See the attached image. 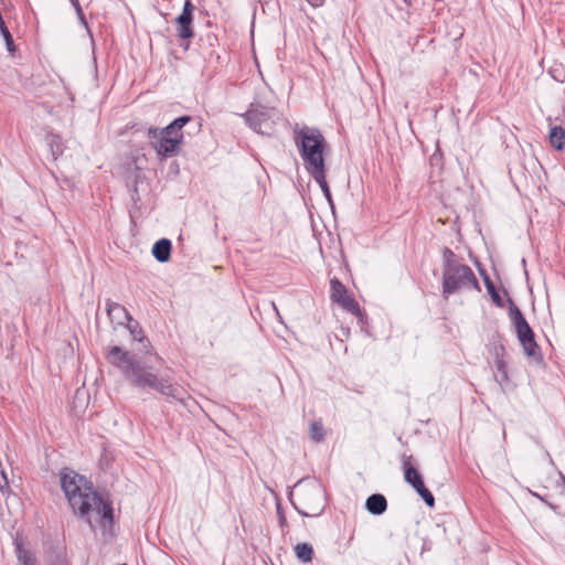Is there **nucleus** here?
Segmentation results:
<instances>
[{"mask_svg":"<svg viewBox=\"0 0 565 565\" xmlns=\"http://www.w3.org/2000/svg\"><path fill=\"white\" fill-rule=\"evenodd\" d=\"M107 361L118 369L124 379L137 388H151L174 401L183 402L185 392L170 383L167 376H159L152 367L142 363L136 354L114 345L106 354Z\"/></svg>","mask_w":565,"mask_h":565,"instance_id":"obj_1","label":"nucleus"},{"mask_svg":"<svg viewBox=\"0 0 565 565\" xmlns=\"http://www.w3.org/2000/svg\"><path fill=\"white\" fill-rule=\"evenodd\" d=\"M61 488L72 507L73 511L81 518H85L92 525L88 518L89 502L98 501V492L93 489L90 482L84 476L78 475L70 468H63L60 472Z\"/></svg>","mask_w":565,"mask_h":565,"instance_id":"obj_2","label":"nucleus"},{"mask_svg":"<svg viewBox=\"0 0 565 565\" xmlns=\"http://www.w3.org/2000/svg\"><path fill=\"white\" fill-rule=\"evenodd\" d=\"M294 140L309 174L327 169L323 152L327 141L318 128H295Z\"/></svg>","mask_w":565,"mask_h":565,"instance_id":"obj_3","label":"nucleus"},{"mask_svg":"<svg viewBox=\"0 0 565 565\" xmlns=\"http://www.w3.org/2000/svg\"><path fill=\"white\" fill-rule=\"evenodd\" d=\"M298 504L294 503L299 514L307 518L319 516L324 510V490L322 486L310 479H301L295 486Z\"/></svg>","mask_w":565,"mask_h":565,"instance_id":"obj_4","label":"nucleus"},{"mask_svg":"<svg viewBox=\"0 0 565 565\" xmlns=\"http://www.w3.org/2000/svg\"><path fill=\"white\" fill-rule=\"evenodd\" d=\"M509 301V317L516 333L518 340L523 348L524 353L527 358H531L534 362L541 363L543 355L540 347L535 341V335L530 327L529 322L524 318L522 311L513 302L511 298Z\"/></svg>","mask_w":565,"mask_h":565,"instance_id":"obj_5","label":"nucleus"},{"mask_svg":"<svg viewBox=\"0 0 565 565\" xmlns=\"http://www.w3.org/2000/svg\"><path fill=\"white\" fill-rule=\"evenodd\" d=\"M480 290L479 281L472 269L466 265H450L443 269V297L448 299L452 294L462 289Z\"/></svg>","mask_w":565,"mask_h":565,"instance_id":"obj_6","label":"nucleus"},{"mask_svg":"<svg viewBox=\"0 0 565 565\" xmlns=\"http://www.w3.org/2000/svg\"><path fill=\"white\" fill-rule=\"evenodd\" d=\"M245 122L257 134L273 135L276 121L279 119L275 108L263 105H250V108L243 115Z\"/></svg>","mask_w":565,"mask_h":565,"instance_id":"obj_7","label":"nucleus"},{"mask_svg":"<svg viewBox=\"0 0 565 565\" xmlns=\"http://www.w3.org/2000/svg\"><path fill=\"white\" fill-rule=\"evenodd\" d=\"M159 128L149 127L148 128V138L150 140L151 147L156 150L157 154L160 158H169L177 156L180 152V145L178 139H170L167 136L157 135Z\"/></svg>","mask_w":565,"mask_h":565,"instance_id":"obj_8","label":"nucleus"},{"mask_svg":"<svg viewBox=\"0 0 565 565\" xmlns=\"http://www.w3.org/2000/svg\"><path fill=\"white\" fill-rule=\"evenodd\" d=\"M331 286V299L341 305L343 309L351 312L355 317L360 319L361 322H363L364 315L359 306V303L348 295V290L345 286L337 278L331 279L330 281Z\"/></svg>","mask_w":565,"mask_h":565,"instance_id":"obj_9","label":"nucleus"},{"mask_svg":"<svg viewBox=\"0 0 565 565\" xmlns=\"http://www.w3.org/2000/svg\"><path fill=\"white\" fill-rule=\"evenodd\" d=\"M193 120V118L189 115H184V116H180L178 118H175L172 122H170L168 126H166L164 128L162 129H159L160 132H158L157 135H164L167 136L168 138L170 139H178L179 140V145L181 146L182 142H183V127L191 122Z\"/></svg>","mask_w":565,"mask_h":565,"instance_id":"obj_10","label":"nucleus"},{"mask_svg":"<svg viewBox=\"0 0 565 565\" xmlns=\"http://www.w3.org/2000/svg\"><path fill=\"white\" fill-rule=\"evenodd\" d=\"M106 311H107V315L110 318V320L118 324H124L126 321L127 322L132 321V318L129 315V312L127 311V309L124 306H121L117 302H114L111 300H107Z\"/></svg>","mask_w":565,"mask_h":565,"instance_id":"obj_11","label":"nucleus"},{"mask_svg":"<svg viewBox=\"0 0 565 565\" xmlns=\"http://www.w3.org/2000/svg\"><path fill=\"white\" fill-rule=\"evenodd\" d=\"M365 509L373 515H381L387 510V500L381 493L371 494L365 501Z\"/></svg>","mask_w":565,"mask_h":565,"instance_id":"obj_12","label":"nucleus"},{"mask_svg":"<svg viewBox=\"0 0 565 565\" xmlns=\"http://www.w3.org/2000/svg\"><path fill=\"white\" fill-rule=\"evenodd\" d=\"M172 244L168 238L157 241L152 246V255L159 263H167L171 256Z\"/></svg>","mask_w":565,"mask_h":565,"instance_id":"obj_13","label":"nucleus"},{"mask_svg":"<svg viewBox=\"0 0 565 565\" xmlns=\"http://www.w3.org/2000/svg\"><path fill=\"white\" fill-rule=\"evenodd\" d=\"M98 499L99 500L96 502H89V512L96 511L100 515L102 521L111 523L114 518L111 503L104 502L103 498L99 494Z\"/></svg>","mask_w":565,"mask_h":565,"instance_id":"obj_14","label":"nucleus"},{"mask_svg":"<svg viewBox=\"0 0 565 565\" xmlns=\"http://www.w3.org/2000/svg\"><path fill=\"white\" fill-rule=\"evenodd\" d=\"M411 457H404L403 459V470H404V479L411 484L413 488H416L420 483H423L422 475L418 470L411 465Z\"/></svg>","mask_w":565,"mask_h":565,"instance_id":"obj_15","label":"nucleus"},{"mask_svg":"<svg viewBox=\"0 0 565 565\" xmlns=\"http://www.w3.org/2000/svg\"><path fill=\"white\" fill-rule=\"evenodd\" d=\"M548 139L556 150L561 151L565 148V130L561 126L551 128Z\"/></svg>","mask_w":565,"mask_h":565,"instance_id":"obj_16","label":"nucleus"},{"mask_svg":"<svg viewBox=\"0 0 565 565\" xmlns=\"http://www.w3.org/2000/svg\"><path fill=\"white\" fill-rule=\"evenodd\" d=\"M45 141L47 147L50 148V151L54 160H56L60 156L63 154L62 138L58 135L47 134L45 137Z\"/></svg>","mask_w":565,"mask_h":565,"instance_id":"obj_17","label":"nucleus"},{"mask_svg":"<svg viewBox=\"0 0 565 565\" xmlns=\"http://www.w3.org/2000/svg\"><path fill=\"white\" fill-rule=\"evenodd\" d=\"M327 169L311 173V178L319 184L321 191L323 192L324 198L328 200L330 204H332V195L330 188L326 180Z\"/></svg>","mask_w":565,"mask_h":565,"instance_id":"obj_18","label":"nucleus"},{"mask_svg":"<svg viewBox=\"0 0 565 565\" xmlns=\"http://www.w3.org/2000/svg\"><path fill=\"white\" fill-rule=\"evenodd\" d=\"M193 15L181 12L179 17L175 19L179 25L178 35H194L191 24H192Z\"/></svg>","mask_w":565,"mask_h":565,"instance_id":"obj_19","label":"nucleus"},{"mask_svg":"<svg viewBox=\"0 0 565 565\" xmlns=\"http://www.w3.org/2000/svg\"><path fill=\"white\" fill-rule=\"evenodd\" d=\"M295 553L299 561L309 563L313 557V548L308 543H299L295 546Z\"/></svg>","mask_w":565,"mask_h":565,"instance_id":"obj_20","label":"nucleus"},{"mask_svg":"<svg viewBox=\"0 0 565 565\" xmlns=\"http://www.w3.org/2000/svg\"><path fill=\"white\" fill-rule=\"evenodd\" d=\"M19 565H36L34 556L22 547L20 543L15 546Z\"/></svg>","mask_w":565,"mask_h":565,"instance_id":"obj_21","label":"nucleus"},{"mask_svg":"<svg viewBox=\"0 0 565 565\" xmlns=\"http://www.w3.org/2000/svg\"><path fill=\"white\" fill-rule=\"evenodd\" d=\"M490 353L493 355L494 359H502L504 358L505 348L501 342L500 334L493 335L491 343H490Z\"/></svg>","mask_w":565,"mask_h":565,"instance_id":"obj_22","label":"nucleus"},{"mask_svg":"<svg viewBox=\"0 0 565 565\" xmlns=\"http://www.w3.org/2000/svg\"><path fill=\"white\" fill-rule=\"evenodd\" d=\"M494 366L498 371V374L495 375V381L501 385L509 380L504 359H494Z\"/></svg>","mask_w":565,"mask_h":565,"instance_id":"obj_23","label":"nucleus"},{"mask_svg":"<svg viewBox=\"0 0 565 565\" xmlns=\"http://www.w3.org/2000/svg\"><path fill=\"white\" fill-rule=\"evenodd\" d=\"M484 285H486V288L491 297V300L492 302L497 306V307H500L502 308L504 306L503 301H502V298L500 296V294L498 292L495 286L493 285V282L490 280L489 277H486L484 278Z\"/></svg>","mask_w":565,"mask_h":565,"instance_id":"obj_24","label":"nucleus"},{"mask_svg":"<svg viewBox=\"0 0 565 565\" xmlns=\"http://www.w3.org/2000/svg\"><path fill=\"white\" fill-rule=\"evenodd\" d=\"M414 490L418 493V495L424 500V502L429 507H435V498L433 493L425 487L424 482L414 488Z\"/></svg>","mask_w":565,"mask_h":565,"instance_id":"obj_25","label":"nucleus"},{"mask_svg":"<svg viewBox=\"0 0 565 565\" xmlns=\"http://www.w3.org/2000/svg\"><path fill=\"white\" fill-rule=\"evenodd\" d=\"M414 490L418 493V495L424 500V502L429 507H435V498L433 493L425 487L424 482L414 488Z\"/></svg>","mask_w":565,"mask_h":565,"instance_id":"obj_26","label":"nucleus"},{"mask_svg":"<svg viewBox=\"0 0 565 565\" xmlns=\"http://www.w3.org/2000/svg\"><path fill=\"white\" fill-rule=\"evenodd\" d=\"M310 437L316 441H321L324 438L323 426L319 422H312L310 424Z\"/></svg>","mask_w":565,"mask_h":565,"instance_id":"obj_27","label":"nucleus"},{"mask_svg":"<svg viewBox=\"0 0 565 565\" xmlns=\"http://www.w3.org/2000/svg\"><path fill=\"white\" fill-rule=\"evenodd\" d=\"M460 264L461 263H459L456 259L455 253L450 248L445 247V249H444V268H449L450 265H460Z\"/></svg>","mask_w":565,"mask_h":565,"instance_id":"obj_28","label":"nucleus"},{"mask_svg":"<svg viewBox=\"0 0 565 565\" xmlns=\"http://www.w3.org/2000/svg\"><path fill=\"white\" fill-rule=\"evenodd\" d=\"M128 329L135 341L143 342L146 338L142 335V330L139 328L138 322L128 324Z\"/></svg>","mask_w":565,"mask_h":565,"instance_id":"obj_29","label":"nucleus"},{"mask_svg":"<svg viewBox=\"0 0 565 565\" xmlns=\"http://www.w3.org/2000/svg\"><path fill=\"white\" fill-rule=\"evenodd\" d=\"M170 43L172 46L178 45L185 52L190 45V38H173V40L170 41Z\"/></svg>","mask_w":565,"mask_h":565,"instance_id":"obj_30","label":"nucleus"},{"mask_svg":"<svg viewBox=\"0 0 565 565\" xmlns=\"http://www.w3.org/2000/svg\"><path fill=\"white\" fill-rule=\"evenodd\" d=\"M13 40H14V38H3L6 47H7L8 52L11 53V54H13L15 52V50H17Z\"/></svg>","mask_w":565,"mask_h":565,"instance_id":"obj_31","label":"nucleus"},{"mask_svg":"<svg viewBox=\"0 0 565 565\" xmlns=\"http://www.w3.org/2000/svg\"><path fill=\"white\" fill-rule=\"evenodd\" d=\"M193 10L194 6L192 4L191 0H185L182 12L193 15Z\"/></svg>","mask_w":565,"mask_h":565,"instance_id":"obj_32","label":"nucleus"},{"mask_svg":"<svg viewBox=\"0 0 565 565\" xmlns=\"http://www.w3.org/2000/svg\"><path fill=\"white\" fill-rule=\"evenodd\" d=\"M71 3L73 4V7L76 9V12L78 13V15L81 17L82 21L86 24V22L84 21V18H83V12H82V8L79 6V2L78 0H70Z\"/></svg>","mask_w":565,"mask_h":565,"instance_id":"obj_33","label":"nucleus"},{"mask_svg":"<svg viewBox=\"0 0 565 565\" xmlns=\"http://www.w3.org/2000/svg\"><path fill=\"white\" fill-rule=\"evenodd\" d=\"M307 1L309 4H311L315 8L320 7L323 3V0H307Z\"/></svg>","mask_w":565,"mask_h":565,"instance_id":"obj_34","label":"nucleus"},{"mask_svg":"<svg viewBox=\"0 0 565 565\" xmlns=\"http://www.w3.org/2000/svg\"><path fill=\"white\" fill-rule=\"evenodd\" d=\"M285 523H286V519L284 515H281L280 516V525L282 526V525H285Z\"/></svg>","mask_w":565,"mask_h":565,"instance_id":"obj_35","label":"nucleus"},{"mask_svg":"<svg viewBox=\"0 0 565 565\" xmlns=\"http://www.w3.org/2000/svg\"><path fill=\"white\" fill-rule=\"evenodd\" d=\"M2 476H3V479H4L6 484H7V483H8V481H7V476L4 475V472H2Z\"/></svg>","mask_w":565,"mask_h":565,"instance_id":"obj_36","label":"nucleus"},{"mask_svg":"<svg viewBox=\"0 0 565 565\" xmlns=\"http://www.w3.org/2000/svg\"><path fill=\"white\" fill-rule=\"evenodd\" d=\"M404 1H405V3H407V4H412V0H404Z\"/></svg>","mask_w":565,"mask_h":565,"instance_id":"obj_37","label":"nucleus"}]
</instances>
